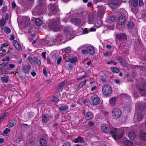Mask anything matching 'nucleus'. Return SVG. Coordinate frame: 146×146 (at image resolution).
<instances>
[{
    "label": "nucleus",
    "mask_w": 146,
    "mask_h": 146,
    "mask_svg": "<svg viewBox=\"0 0 146 146\" xmlns=\"http://www.w3.org/2000/svg\"><path fill=\"white\" fill-rule=\"evenodd\" d=\"M111 135H112L113 137L116 140L121 138L122 136V134L121 133H117V129L115 128L114 129Z\"/></svg>",
    "instance_id": "423d86ee"
},
{
    "label": "nucleus",
    "mask_w": 146,
    "mask_h": 146,
    "mask_svg": "<svg viewBox=\"0 0 146 146\" xmlns=\"http://www.w3.org/2000/svg\"><path fill=\"white\" fill-rule=\"evenodd\" d=\"M8 71L9 70L7 69H5L4 70V73L6 74H8Z\"/></svg>",
    "instance_id": "338daca9"
},
{
    "label": "nucleus",
    "mask_w": 146,
    "mask_h": 146,
    "mask_svg": "<svg viewBox=\"0 0 146 146\" xmlns=\"http://www.w3.org/2000/svg\"><path fill=\"white\" fill-rule=\"evenodd\" d=\"M46 52H44L42 53V58L44 59H45L46 58Z\"/></svg>",
    "instance_id": "0e129e2a"
},
{
    "label": "nucleus",
    "mask_w": 146,
    "mask_h": 146,
    "mask_svg": "<svg viewBox=\"0 0 146 146\" xmlns=\"http://www.w3.org/2000/svg\"><path fill=\"white\" fill-rule=\"evenodd\" d=\"M100 101V98L96 94H93L90 97L89 103L93 106L97 105Z\"/></svg>",
    "instance_id": "7ed1b4c3"
},
{
    "label": "nucleus",
    "mask_w": 146,
    "mask_h": 146,
    "mask_svg": "<svg viewBox=\"0 0 146 146\" xmlns=\"http://www.w3.org/2000/svg\"><path fill=\"white\" fill-rule=\"evenodd\" d=\"M141 138L144 140H146V133H142L141 135Z\"/></svg>",
    "instance_id": "a18cd8bd"
},
{
    "label": "nucleus",
    "mask_w": 146,
    "mask_h": 146,
    "mask_svg": "<svg viewBox=\"0 0 146 146\" xmlns=\"http://www.w3.org/2000/svg\"><path fill=\"white\" fill-rule=\"evenodd\" d=\"M117 59L118 61L124 66H125L126 65V63L125 60L120 56L117 57Z\"/></svg>",
    "instance_id": "f3484780"
},
{
    "label": "nucleus",
    "mask_w": 146,
    "mask_h": 146,
    "mask_svg": "<svg viewBox=\"0 0 146 146\" xmlns=\"http://www.w3.org/2000/svg\"><path fill=\"white\" fill-rule=\"evenodd\" d=\"M67 83V80H65L61 82L60 83L57 89V91L58 92H61L63 90V87L65 85V84Z\"/></svg>",
    "instance_id": "1a4fd4ad"
},
{
    "label": "nucleus",
    "mask_w": 146,
    "mask_h": 146,
    "mask_svg": "<svg viewBox=\"0 0 146 146\" xmlns=\"http://www.w3.org/2000/svg\"><path fill=\"white\" fill-rule=\"evenodd\" d=\"M49 10L48 15H54L58 11V8L56 4L50 3L48 6Z\"/></svg>",
    "instance_id": "f03ea898"
},
{
    "label": "nucleus",
    "mask_w": 146,
    "mask_h": 146,
    "mask_svg": "<svg viewBox=\"0 0 146 146\" xmlns=\"http://www.w3.org/2000/svg\"><path fill=\"white\" fill-rule=\"evenodd\" d=\"M125 144L127 146H133V143L132 141L129 140H126L125 141Z\"/></svg>",
    "instance_id": "72a5a7b5"
},
{
    "label": "nucleus",
    "mask_w": 146,
    "mask_h": 146,
    "mask_svg": "<svg viewBox=\"0 0 146 146\" xmlns=\"http://www.w3.org/2000/svg\"><path fill=\"white\" fill-rule=\"evenodd\" d=\"M116 38L119 40H123L127 39V36L124 34H117L116 36Z\"/></svg>",
    "instance_id": "f8f14e48"
},
{
    "label": "nucleus",
    "mask_w": 146,
    "mask_h": 146,
    "mask_svg": "<svg viewBox=\"0 0 146 146\" xmlns=\"http://www.w3.org/2000/svg\"><path fill=\"white\" fill-rule=\"evenodd\" d=\"M88 53L90 54H93L95 53V48L94 47L91 46H89L87 48Z\"/></svg>",
    "instance_id": "4468645a"
},
{
    "label": "nucleus",
    "mask_w": 146,
    "mask_h": 146,
    "mask_svg": "<svg viewBox=\"0 0 146 146\" xmlns=\"http://www.w3.org/2000/svg\"><path fill=\"white\" fill-rule=\"evenodd\" d=\"M117 0H113V2L110 4V5L112 8H115L117 7L118 4Z\"/></svg>",
    "instance_id": "4be33fe9"
},
{
    "label": "nucleus",
    "mask_w": 146,
    "mask_h": 146,
    "mask_svg": "<svg viewBox=\"0 0 146 146\" xmlns=\"http://www.w3.org/2000/svg\"><path fill=\"white\" fill-rule=\"evenodd\" d=\"M28 61L29 62H30V63L31 64H35V62H34V60H33V58H32V57L29 56L28 57Z\"/></svg>",
    "instance_id": "a19ab883"
},
{
    "label": "nucleus",
    "mask_w": 146,
    "mask_h": 146,
    "mask_svg": "<svg viewBox=\"0 0 146 146\" xmlns=\"http://www.w3.org/2000/svg\"><path fill=\"white\" fill-rule=\"evenodd\" d=\"M34 113L33 112H29L28 113V117L29 118H32L33 117Z\"/></svg>",
    "instance_id": "de8ad7c7"
},
{
    "label": "nucleus",
    "mask_w": 146,
    "mask_h": 146,
    "mask_svg": "<svg viewBox=\"0 0 146 146\" xmlns=\"http://www.w3.org/2000/svg\"><path fill=\"white\" fill-rule=\"evenodd\" d=\"M141 112H135L134 114V118L137 119H142L143 118Z\"/></svg>",
    "instance_id": "bb28decb"
},
{
    "label": "nucleus",
    "mask_w": 146,
    "mask_h": 146,
    "mask_svg": "<svg viewBox=\"0 0 146 146\" xmlns=\"http://www.w3.org/2000/svg\"><path fill=\"white\" fill-rule=\"evenodd\" d=\"M13 44L15 47L19 51L22 50V47L19 42L17 40H14L13 42Z\"/></svg>",
    "instance_id": "9d476101"
},
{
    "label": "nucleus",
    "mask_w": 146,
    "mask_h": 146,
    "mask_svg": "<svg viewBox=\"0 0 146 146\" xmlns=\"http://www.w3.org/2000/svg\"><path fill=\"white\" fill-rule=\"evenodd\" d=\"M17 121L16 119H12L8 124V127H11L14 126L16 123Z\"/></svg>",
    "instance_id": "cd10ccee"
},
{
    "label": "nucleus",
    "mask_w": 146,
    "mask_h": 146,
    "mask_svg": "<svg viewBox=\"0 0 146 146\" xmlns=\"http://www.w3.org/2000/svg\"><path fill=\"white\" fill-rule=\"evenodd\" d=\"M71 144L70 142H66L62 146H71Z\"/></svg>",
    "instance_id": "5fc2aeb1"
},
{
    "label": "nucleus",
    "mask_w": 146,
    "mask_h": 146,
    "mask_svg": "<svg viewBox=\"0 0 146 146\" xmlns=\"http://www.w3.org/2000/svg\"><path fill=\"white\" fill-rule=\"evenodd\" d=\"M9 115L8 112H5L2 114L0 117V119H3Z\"/></svg>",
    "instance_id": "ea45409f"
},
{
    "label": "nucleus",
    "mask_w": 146,
    "mask_h": 146,
    "mask_svg": "<svg viewBox=\"0 0 146 146\" xmlns=\"http://www.w3.org/2000/svg\"><path fill=\"white\" fill-rule=\"evenodd\" d=\"M126 20V18L125 16L123 15L120 16L119 18L118 21L116 24L117 28L120 29L123 27Z\"/></svg>",
    "instance_id": "20e7f679"
},
{
    "label": "nucleus",
    "mask_w": 146,
    "mask_h": 146,
    "mask_svg": "<svg viewBox=\"0 0 146 146\" xmlns=\"http://www.w3.org/2000/svg\"><path fill=\"white\" fill-rule=\"evenodd\" d=\"M45 12H46V11L45 10L41 11V10L40 11L39 10L36 9L33 11V14L34 15L39 16L41 14L44 13Z\"/></svg>",
    "instance_id": "2eb2a0df"
},
{
    "label": "nucleus",
    "mask_w": 146,
    "mask_h": 146,
    "mask_svg": "<svg viewBox=\"0 0 146 146\" xmlns=\"http://www.w3.org/2000/svg\"><path fill=\"white\" fill-rule=\"evenodd\" d=\"M59 100V99L55 96H53L51 99L52 102L54 104L57 103Z\"/></svg>",
    "instance_id": "f704fd0d"
},
{
    "label": "nucleus",
    "mask_w": 146,
    "mask_h": 146,
    "mask_svg": "<svg viewBox=\"0 0 146 146\" xmlns=\"http://www.w3.org/2000/svg\"><path fill=\"white\" fill-rule=\"evenodd\" d=\"M103 94L108 96L111 95L112 93V88L111 86L108 84H106L103 86L102 88Z\"/></svg>",
    "instance_id": "f257e3e1"
},
{
    "label": "nucleus",
    "mask_w": 146,
    "mask_h": 146,
    "mask_svg": "<svg viewBox=\"0 0 146 146\" xmlns=\"http://www.w3.org/2000/svg\"><path fill=\"white\" fill-rule=\"evenodd\" d=\"M116 98L114 97H112L110 99L109 102L110 105L112 106H113L115 104L116 101Z\"/></svg>",
    "instance_id": "a878e982"
},
{
    "label": "nucleus",
    "mask_w": 146,
    "mask_h": 146,
    "mask_svg": "<svg viewBox=\"0 0 146 146\" xmlns=\"http://www.w3.org/2000/svg\"><path fill=\"white\" fill-rule=\"evenodd\" d=\"M40 143L42 146H45L46 145L47 142L45 139L42 138L40 139Z\"/></svg>",
    "instance_id": "b1692460"
},
{
    "label": "nucleus",
    "mask_w": 146,
    "mask_h": 146,
    "mask_svg": "<svg viewBox=\"0 0 146 146\" xmlns=\"http://www.w3.org/2000/svg\"><path fill=\"white\" fill-rule=\"evenodd\" d=\"M23 138V135L21 134H20L16 136L14 141L16 143H19L22 141Z\"/></svg>",
    "instance_id": "a211bd4d"
},
{
    "label": "nucleus",
    "mask_w": 146,
    "mask_h": 146,
    "mask_svg": "<svg viewBox=\"0 0 146 146\" xmlns=\"http://www.w3.org/2000/svg\"><path fill=\"white\" fill-rule=\"evenodd\" d=\"M85 117L86 119H92L93 115L91 112L88 111L86 113Z\"/></svg>",
    "instance_id": "5701e85b"
},
{
    "label": "nucleus",
    "mask_w": 146,
    "mask_h": 146,
    "mask_svg": "<svg viewBox=\"0 0 146 146\" xmlns=\"http://www.w3.org/2000/svg\"><path fill=\"white\" fill-rule=\"evenodd\" d=\"M86 82L87 81L86 80H85L80 83L78 85V87L79 88H81L82 87L84 86H85L86 84Z\"/></svg>",
    "instance_id": "e433bc0d"
},
{
    "label": "nucleus",
    "mask_w": 146,
    "mask_h": 146,
    "mask_svg": "<svg viewBox=\"0 0 146 146\" xmlns=\"http://www.w3.org/2000/svg\"><path fill=\"white\" fill-rule=\"evenodd\" d=\"M51 28L54 31H57L59 29L58 23L57 22H55L52 23L51 25Z\"/></svg>",
    "instance_id": "ddd939ff"
},
{
    "label": "nucleus",
    "mask_w": 146,
    "mask_h": 146,
    "mask_svg": "<svg viewBox=\"0 0 146 146\" xmlns=\"http://www.w3.org/2000/svg\"><path fill=\"white\" fill-rule=\"evenodd\" d=\"M10 131V130L8 128H6L3 131V134L5 136L7 134L8 132Z\"/></svg>",
    "instance_id": "37998d69"
},
{
    "label": "nucleus",
    "mask_w": 146,
    "mask_h": 146,
    "mask_svg": "<svg viewBox=\"0 0 146 146\" xmlns=\"http://www.w3.org/2000/svg\"><path fill=\"white\" fill-rule=\"evenodd\" d=\"M101 128L104 133H110L111 134L114 128L112 126L108 127L107 125L105 124L102 125L101 126Z\"/></svg>",
    "instance_id": "39448f33"
},
{
    "label": "nucleus",
    "mask_w": 146,
    "mask_h": 146,
    "mask_svg": "<svg viewBox=\"0 0 146 146\" xmlns=\"http://www.w3.org/2000/svg\"><path fill=\"white\" fill-rule=\"evenodd\" d=\"M43 72L45 76H48V73L46 71V69L44 68L43 70Z\"/></svg>",
    "instance_id": "6e6d98bb"
},
{
    "label": "nucleus",
    "mask_w": 146,
    "mask_h": 146,
    "mask_svg": "<svg viewBox=\"0 0 146 146\" xmlns=\"http://www.w3.org/2000/svg\"><path fill=\"white\" fill-rule=\"evenodd\" d=\"M35 21L36 25L37 26H40L42 24V21L38 18L36 19Z\"/></svg>",
    "instance_id": "473e14b6"
},
{
    "label": "nucleus",
    "mask_w": 146,
    "mask_h": 146,
    "mask_svg": "<svg viewBox=\"0 0 146 146\" xmlns=\"http://www.w3.org/2000/svg\"><path fill=\"white\" fill-rule=\"evenodd\" d=\"M110 70L113 73H118L119 72V68L115 67H111Z\"/></svg>",
    "instance_id": "c756f323"
},
{
    "label": "nucleus",
    "mask_w": 146,
    "mask_h": 146,
    "mask_svg": "<svg viewBox=\"0 0 146 146\" xmlns=\"http://www.w3.org/2000/svg\"><path fill=\"white\" fill-rule=\"evenodd\" d=\"M134 26V24L131 21L128 22L127 25V27L130 29H132L133 28Z\"/></svg>",
    "instance_id": "7c9ffc66"
},
{
    "label": "nucleus",
    "mask_w": 146,
    "mask_h": 146,
    "mask_svg": "<svg viewBox=\"0 0 146 146\" xmlns=\"http://www.w3.org/2000/svg\"><path fill=\"white\" fill-rule=\"evenodd\" d=\"M31 66L29 65L24 66L22 68V69L24 72L26 74H28L29 72V70Z\"/></svg>",
    "instance_id": "6ab92c4d"
},
{
    "label": "nucleus",
    "mask_w": 146,
    "mask_h": 146,
    "mask_svg": "<svg viewBox=\"0 0 146 146\" xmlns=\"http://www.w3.org/2000/svg\"><path fill=\"white\" fill-rule=\"evenodd\" d=\"M109 20L111 22H114L115 20V18L113 16H111Z\"/></svg>",
    "instance_id": "864d4df0"
},
{
    "label": "nucleus",
    "mask_w": 146,
    "mask_h": 146,
    "mask_svg": "<svg viewBox=\"0 0 146 146\" xmlns=\"http://www.w3.org/2000/svg\"><path fill=\"white\" fill-rule=\"evenodd\" d=\"M139 67V66L137 65H131V67L133 69H135Z\"/></svg>",
    "instance_id": "bf43d9fd"
},
{
    "label": "nucleus",
    "mask_w": 146,
    "mask_h": 146,
    "mask_svg": "<svg viewBox=\"0 0 146 146\" xmlns=\"http://www.w3.org/2000/svg\"><path fill=\"white\" fill-rule=\"evenodd\" d=\"M139 6H142L143 5V0H139Z\"/></svg>",
    "instance_id": "13d9d810"
},
{
    "label": "nucleus",
    "mask_w": 146,
    "mask_h": 146,
    "mask_svg": "<svg viewBox=\"0 0 146 146\" xmlns=\"http://www.w3.org/2000/svg\"><path fill=\"white\" fill-rule=\"evenodd\" d=\"M82 52L83 54H86L88 53L87 49L86 50L83 49L82 50Z\"/></svg>",
    "instance_id": "052dcab7"
},
{
    "label": "nucleus",
    "mask_w": 146,
    "mask_h": 146,
    "mask_svg": "<svg viewBox=\"0 0 146 146\" xmlns=\"http://www.w3.org/2000/svg\"><path fill=\"white\" fill-rule=\"evenodd\" d=\"M5 32L6 34H9L11 32L10 29L7 26H6L5 27L4 29Z\"/></svg>",
    "instance_id": "58836bf2"
},
{
    "label": "nucleus",
    "mask_w": 146,
    "mask_h": 146,
    "mask_svg": "<svg viewBox=\"0 0 146 146\" xmlns=\"http://www.w3.org/2000/svg\"><path fill=\"white\" fill-rule=\"evenodd\" d=\"M72 22L75 25H79L81 23V20L78 18H75L71 20Z\"/></svg>",
    "instance_id": "aec40b11"
},
{
    "label": "nucleus",
    "mask_w": 146,
    "mask_h": 146,
    "mask_svg": "<svg viewBox=\"0 0 146 146\" xmlns=\"http://www.w3.org/2000/svg\"><path fill=\"white\" fill-rule=\"evenodd\" d=\"M111 54V52H107L104 53V55L105 56H109Z\"/></svg>",
    "instance_id": "49530a36"
},
{
    "label": "nucleus",
    "mask_w": 146,
    "mask_h": 146,
    "mask_svg": "<svg viewBox=\"0 0 146 146\" xmlns=\"http://www.w3.org/2000/svg\"><path fill=\"white\" fill-rule=\"evenodd\" d=\"M71 50V48L69 47H67L65 50V52L67 53H69L70 52Z\"/></svg>",
    "instance_id": "8fccbe9b"
},
{
    "label": "nucleus",
    "mask_w": 146,
    "mask_h": 146,
    "mask_svg": "<svg viewBox=\"0 0 146 146\" xmlns=\"http://www.w3.org/2000/svg\"><path fill=\"white\" fill-rule=\"evenodd\" d=\"M12 8L13 9H14L15 8L16 6V5L15 3H14V2L12 3Z\"/></svg>",
    "instance_id": "774afa93"
},
{
    "label": "nucleus",
    "mask_w": 146,
    "mask_h": 146,
    "mask_svg": "<svg viewBox=\"0 0 146 146\" xmlns=\"http://www.w3.org/2000/svg\"><path fill=\"white\" fill-rule=\"evenodd\" d=\"M94 18V15L92 13L89 14L88 17V22L90 23L89 22H92Z\"/></svg>",
    "instance_id": "c85d7f7f"
},
{
    "label": "nucleus",
    "mask_w": 146,
    "mask_h": 146,
    "mask_svg": "<svg viewBox=\"0 0 146 146\" xmlns=\"http://www.w3.org/2000/svg\"><path fill=\"white\" fill-rule=\"evenodd\" d=\"M86 77H87L86 75L85 74V75H83L82 76L79 77L78 78H77V80H81L82 79L85 78Z\"/></svg>",
    "instance_id": "09e8293b"
},
{
    "label": "nucleus",
    "mask_w": 146,
    "mask_h": 146,
    "mask_svg": "<svg viewBox=\"0 0 146 146\" xmlns=\"http://www.w3.org/2000/svg\"><path fill=\"white\" fill-rule=\"evenodd\" d=\"M114 82L116 84L119 85H120V84L122 83L118 79H115L114 80Z\"/></svg>",
    "instance_id": "3c124183"
},
{
    "label": "nucleus",
    "mask_w": 146,
    "mask_h": 146,
    "mask_svg": "<svg viewBox=\"0 0 146 146\" xmlns=\"http://www.w3.org/2000/svg\"><path fill=\"white\" fill-rule=\"evenodd\" d=\"M8 45V44L7 43H4L2 44L0 48V49L3 48V47H6Z\"/></svg>",
    "instance_id": "4d7b16f0"
},
{
    "label": "nucleus",
    "mask_w": 146,
    "mask_h": 146,
    "mask_svg": "<svg viewBox=\"0 0 146 146\" xmlns=\"http://www.w3.org/2000/svg\"><path fill=\"white\" fill-rule=\"evenodd\" d=\"M138 2L137 0H133L131 2V5L134 7H136L138 5Z\"/></svg>",
    "instance_id": "c9c22d12"
},
{
    "label": "nucleus",
    "mask_w": 146,
    "mask_h": 146,
    "mask_svg": "<svg viewBox=\"0 0 146 146\" xmlns=\"http://www.w3.org/2000/svg\"><path fill=\"white\" fill-rule=\"evenodd\" d=\"M33 60L35 62V63L38 66H40L41 64V61L39 58L38 57H35L33 58Z\"/></svg>",
    "instance_id": "412c9836"
},
{
    "label": "nucleus",
    "mask_w": 146,
    "mask_h": 146,
    "mask_svg": "<svg viewBox=\"0 0 146 146\" xmlns=\"http://www.w3.org/2000/svg\"><path fill=\"white\" fill-rule=\"evenodd\" d=\"M74 141L76 143H82L84 142V139L83 138L80 136H79L77 138L75 139Z\"/></svg>",
    "instance_id": "393cba45"
},
{
    "label": "nucleus",
    "mask_w": 146,
    "mask_h": 146,
    "mask_svg": "<svg viewBox=\"0 0 146 146\" xmlns=\"http://www.w3.org/2000/svg\"><path fill=\"white\" fill-rule=\"evenodd\" d=\"M88 32L87 28H85L83 31V33L84 34H86L88 33Z\"/></svg>",
    "instance_id": "69168bd1"
},
{
    "label": "nucleus",
    "mask_w": 146,
    "mask_h": 146,
    "mask_svg": "<svg viewBox=\"0 0 146 146\" xmlns=\"http://www.w3.org/2000/svg\"><path fill=\"white\" fill-rule=\"evenodd\" d=\"M113 115H114L116 118H119L121 115V111L118 108L114 109L112 111Z\"/></svg>",
    "instance_id": "0eeeda50"
},
{
    "label": "nucleus",
    "mask_w": 146,
    "mask_h": 146,
    "mask_svg": "<svg viewBox=\"0 0 146 146\" xmlns=\"http://www.w3.org/2000/svg\"><path fill=\"white\" fill-rule=\"evenodd\" d=\"M6 22V20L4 19H2L1 20H0V25H4Z\"/></svg>",
    "instance_id": "79ce46f5"
},
{
    "label": "nucleus",
    "mask_w": 146,
    "mask_h": 146,
    "mask_svg": "<svg viewBox=\"0 0 146 146\" xmlns=\"http://www.w3.org/2000/svg\"><path fill=\"white\" fill-rule=\"evenodd\" d=\"M135 135L133 132H130L128 134V136L130 139L133 140L135 137Z\"/></svg>",
    "instance_id": "2f4dec72"
},
{
    "label": "nucleus",
    "mask_w": 146,
    "mask_h": 146,
    "mask_svg": "<svg viewBox=\"0 0 146 146\" xmlns=\"http://www.w3.org/2000/svg\"><path fill=\"white\" fill-rule=\"evenodd\" d=\"M8 79L9 77L7 76L6 77H1V80L6 83H7L8 82Z\"/></svg>",
    "instance_id": "4c0bfd02"
},
{
    "label": "nucleus",
    "mask_w": 146,
    "mask_h": 146,
    "mask_svg": "<svg viewBox=\"0 0 146 146\" xmlns=\"http://www.w3.org/2000/svg\"><path fill=\"white\" fill-rule=\"evenodd\" d=\"M73 66V64L69 63L68 64V69L69 70H70L72 68Z\"/></svg>",
    "instance_id": "603ef678"
},
{
    "label": "nucleus",
    "mask_w": 146,
    "mask_h": 146,
    "mask_svg": "<svg viewBox=\"0 0 146 146\" xmlns=\"http://www.w3.org/2000/svg\"><path fill=\"white\" fill-rule=\"evenodd\" d=\"M61 60L62 58L61 57H60L58 58L57 60V63L58 64H60Z\"/></svg>",
    "instance_id": "680f3d73"
},
{
    "label": "nucleus",
    "mask_w": 146,
    "mask_h": 146,
    "mask_svg": "<svg viewBox=\"0 0 146 146\" xmlns=\"http://www.w3.org/2000/svg\"><path fill=\"white\" fill-rule=\"evenodd\" d=\"M65 60L67 62H70L71 63L73 64L75 63L77 60V58L76 57L74 56L73 58H72L68 56H67L65 58Z\"/></svg>",
    "instance_id": "9b49d317"
},
{
    "label": "nucleus",
    "mask_w": 146,
    "mask_h": 146,
    "mask_svg": "<svg viewBox=\"0 0 146 146\" xmlns=\"http://www.w3.org/2000/svg\"><path fill=\"white\" fill-rule=\"evenodd\" d=\"M69 109L68 105L67 104L63 105L58 108V109L60 111H68Z\"/></svg>",
    "instance_id": "dca6fc26"
},
{
    "label": "nucleus",
    "mask_w": 146,
    "mask_h": 146,
    "mask_svg": "<svg viewBox=\"0 0 146 146\" xmlns=\"http://www.w3.org/2000/svg\"><path fill=\"white\" fill-rule=\"evenodd\" d=\"M9 66L10 67V68L12 69L14 68L15 67V65L14 64H10L9 65Z\"/></svg>",
    "instance_id": "e2e57ef3"
},
{
    "label": "nucleus",
    "mask_w": 146,
    "mask_h": 146,
    "mask_svg": "<svg viewBox=\"0 0 146 146\" xmlns=\"http://www.w3.org/2000/svg\"><path fill=\"white\" fill-rule=\"evenodd\" d=\"M8 62H3L1 64H0V69L5 67L8 64Z\"/></svg>",
    "instance_id": "c03bdc74"
},
{
    "label": "nucleus",
    "mask_w": 146,
    "mask_h": 146,
    "mask_svg": "<svg viewBox=\"0 0 146 146\" xmlns=\"http://www.w3.org/2000/svg\"><path fill=\"white\" fill-rule=\"evenodd\" d=\"M139 92L142 96H146V81L144 82L142 88L139 89Z\"/></svg>",
    "instance_id": "6e6552de"
}]
</instances>
